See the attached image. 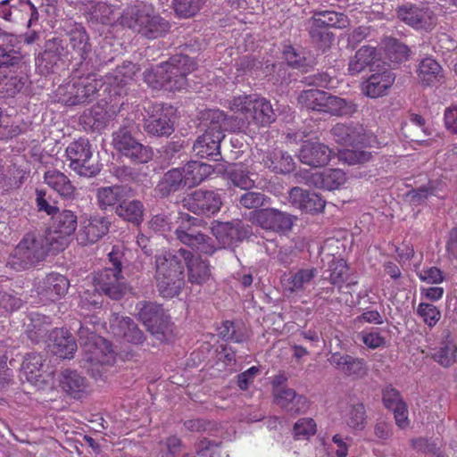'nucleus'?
<instances>
[{"mask_svg": "<svg viewBox=\"0 0 457 457\" xmlns=\"http://www.w3.org/2000/svg\"><path fill=\"white\" fill-rule=\"evenodd\" d=\"M50 351L56 356L66 359L71 358L77 349L76 342L70 332L63 328L54 329L49 337Z\"/></svg>", "mask_w": 457, "mask_h": 457, "instance_id": "obj_27", "label": "nucleus"}, {"mask_svg": "<svg viewBox=\"0 0 457 457\" xmlns=\"http://www.w3.org/2000/svg\"><path fill=\"white\" fill-rule=\"evenodd\" d=\"M138 319L148 331L160 341L168 340L173 332V324L162 305L155 303H139Z\"/></svg>", "mask_w": 457, "mask_h": 457, "instance_id": "obj_12", "label": "nucleus"}, {"mask_svg": "<svg viewBox=\"0 0 457 457\" xmlns=\"http://www.w3.org/2000/svg\"><path fill=\"white\" fill-rule=\"evenodd\" d=\"M329 270L331 283L340 287L345 281L348 270L346 262L343 259L333 260L329 264Z\"/></svg>", "mask_w": 457, "mask_h": 457, "instance_id": "obj_63", "label": "nucleus"}, {"mask_svg": "<svg viewBox=\"0 0 457 457\" xmlns=\"http://www.w3.org/2000/svg\"><path fill=\"white\" fill-rule=\"evenodd\" d=\"M36 204L39 212H45L48 215H54L59 209L54 201H52L50 195L44 189H36Z\"/></svg>", "mask_w": 457, "mask_h": 457, "instance_id": "obj_61", "label": "nucleus"}, {"mask_svg": "<svg viewBox=\"0 0 457 457\" xmlns=\"http://www.w3.org/2000/svg\"><path fill=\"white\" fill-rule=\"evenodd\" d=\"M330 132L333 138L343 145H363L366 143L365 129L359 123H337Z\"/></svg>", "mask_w": 457, "mask_h": 457, "instance_id": "obj_21", "label": "nucleus"}, {"mask_svg": "<svg viewBox=\"0 0 457 457\" xmlns=\"http://www.w3.org/2000/svg\"><path fill=\"white\" fill-rule=\"evenodd\" d=\"M27 5L35 10L29 0H3L0 2V17L7 21H12V10Z\"/></svg>", "mask_w": 457, "mask_h": 457, "instance_id": "obj_62", "label": "nucleus"}, {"mask_svg": "<svg viewBox=\"0 0 457 457\" xmlns=\"http://www.w3.org/2000/svg\"><path fill=\"white\" fill-rule=\"evenodd\" d=\"M227 104L230 111L244 115L243 118L228 116V120L231 121L232 125L234 122H244V126L237 129L238 131L248 128L251 123L258 127L270 126L276 120L278 113L286 112L287 110H289L287 105H283L282 109L279 107L274 109L268 99L257 95L234 96L227 101Z\"/></svg>", "mask_w": 457, "mask_h": 457, "instance_id": "obj_2", "label": "nucleus"}, {"mask_svg": "<svg viewBox=\"0 0 457 457\" xmlns=\"http://www.w3.org/2000/svg\"><path fill=\"white\" fill-rule=\"evenodd\" d=\"M328 94L319 89L303 90L298 96V103L307 110L324 112Z\"/></svg>", "mask_w": 457, "mask_h": 457, "instance_id": "obj_42", "label": "nucleus"}, {"mask_svg": "<svg viewBox=\"0 0 457 457\" xmlns=\"http://www.w3.org/2000/svg\"><path fill=\"white\" fill-rule=\"evenodd\" d=\"M139 71L137 64L131 62H124L121 65L118 66L112 72L108 73L106 76L105 89L108 86H115L116 87H122L133 79L136 73Z\"/></svg>", "mask_w": 457, "mask_h": 457, "instance_id": "obj_38", "label": "nucleus"}, {"mask_svg": "<svg viewBox=\"0 0 457 457\" xmlns=\"http://www.w3.org/2000/svg\"><path fill=\"white\" fill-rule=\"evenodd\" d=\"M185 179L179 168H173L163 174L154 191L157 196L166 198L185 187Z\"/></svg>", "mask_w": 457, "mask_h": 457, "instance_id": "obj_31", "label": "nucleus"}, {"mask_svg": "<svg viewBox=\"0 0 457 457\" xmlns=\"http://www.w3.org/2000/svg\"><path fill=\"white\" fill-rule=\"evenodd\" d=\"M187 146V144L185 140H171L162 147V156L169 163L175 164L177 161L186 156L185 149Z\"/></svg>", "mask_w": 457, "mask_h": 457, "instance_id": "obj_52", "label": "nucleus"}, {"mask_svg": "<svg viewBox=\"0 0 457 457\" xmlns=\"http://www.w3.org/2000/svg\"><path fill=\"white\" fill-rule=\"evenodd\" d=\"M88 329L83 326L79 328V340L85 354L86 361L88 362V370L92 376L100 378L106 367L112 366L115 362V354L110 343L96 333L91 332L87 337L86 334Z\"/></svg>", "mask_w": 457, "mask_h": 457, "instance_id": "obj_9", "label": "nucleus"}, {"mask_svg": "<svg viewBox=\"0 0 457 457\" xmlns=\"http://www.w3.org/2000/svg\"><path fill=\"white\" fill-rule=\"evenodd\" d=\"M329 361L346 376L361 377L366 373V364L362 359L339 353H332Z\"/></svg>", "mask_w": 457, "mask_h": 457, "instance_id": "obj_33", "label": "nucleus"}, {"mask_svg": "<svg viewBox=\"0 0 457 457\" xmlns=\"http://www.w3.org/2000/svg\"><path fill=\"white\" fill-rule=\"evenodd\" d=\"M69 285L64 276L53 272L39 282L37 292L50 301H55L67 293Z\"/></svg>", "mask_w": 457, "mask_h": 457, "instance_id": "obj_29", "label": "nucleus"}, {"mask_svg": "<svg viewBox=\"0 0 457 457\" xmlns=\"http://www.w3.org/2000/svg\"><path fill=\"white\" fill-rule=\"evenodd\" d=\"M310 13L319 17L320 21H323V24L328 29L330 28L345 29L350 24L348 17L343 12H337L332 10L313 9Z\"/></svg>", "mask_w": 457, "mask_h": 457, "instance_id": "obj_45", "label": "nucleus"}, {"mask_svg": "<svg viewBox=\"0 0 457 457\" xmlns=\"http://www.w3.org/2000/svg\"><path fill=\"white\" fill-rule=\"evenodd\" d=\"M61 386L65 392L78 399L86 395L89 391L87 379L74 370L62 372Z\"/></svg>", "mask_w": 457, "mask_h": 457, "instance_id": "obj_36", "label": "nucleus"}, {"mask_svg": "<svg viewBox=\"0 0 457 457\" xmlns=\"http://www.w3.org/2000/svg\"><path fill=\"white\" fill-rule=\"evenodd\" d=\"M44 358L38 353L28 354L22 362V371L29 382L38 381L41 377V369L43 367Z\"/></svg>", "mask_w": 457, "mask_h": 457, "instance_id": "obj_48", "label": "nucleus"}, {"mask_svg": "<svg viewBox=\"0 0 457 457\" xmlns=\"http://www.w3.org/2000/svg\"><path fill=\"white\" fill-rule=\"evenodd\" d=\"M181 171L185 179V185L192 187L204 180L213 171V168L204 162L190 161L186 163Z\"/></svg>", "mask_w": 457, "mask_h": 457, "instance_id": "obj_37", "label": "nucleus"}, {"mask_svg": "<svg viewBox=\"0 0 457 457\" xmlns=\"http://www.w3.org/2000/svg\"><path fill=\"white\" fill-rule=\"evenodd\" d=\"M410 48L397 39L391 38L386 46V54L388 60L394 64H400L408 60Z\"/></svg>", "mask_w": 457, "mask_h": 457, "instance_id": "obj_50", "label": "nucleus"}, {"mask_svg": "<svg viewBox=\"0 0 457 457\" xmlns=\"http://www.w3.org/2000/svg\"><path fill=\"white\" fill-rule=\"evenodd\" d=\"M67 44L74 56L79 59L78 68H81L84 62L93 63L92 59L88 57L92 50L89 37L84 27L79 25L72 29L69 33V43Z\"/></svg>", "mask_w": 457, "mask_h": 457, "instance_id": "obj_23", "label": "nucleus"}, {"mask_svg": "<svg viewBox=\"0 0 457 457\" xmlns=\"http://www.w3.org/2000/svg\"><path fill=\"white\" fill-rule=\"evenodd\" d=\"M209 125L204 133L199 136L193 145V151L201 158H206L212 161L222 159L220 153V143L225 137L224 131H237L244 122L232 125L228 120V115L220 110H210L207 112Z\"/></svg>", "mask_w": 457, "mask_h": 457, "instance_id": "obj_5", "label": "nucleus"}, {"mask_svg": "<svg viewBox=\"0 0 457 457\" xmlns=\"http://www.w3.org/2000/svg\"><path fill=\"white\" fill-rule=\"evenodd\" d=\"M28 81L26 75H2L0 73V96L13 97Z\"/></svg>", "mask_w": 457, "mask_h": 457, "instance_id": "obj_43", "label": "nucleus"}, {"mask_svg": "<svg viewBox=\"0 0 457 457\" xmlns=\"http://www.w3.org/2000/svg\"><path fill=\"white\" fill-rule=\"evenodd\" d=\"M345 423L354 430H362L366 425L365 409L358 403L349 407L344 414Z\"/></svg>", "mask_w": 457, "mask_h": 457, "instance_id": "obj_51", "label": "nucleus"}, {"mask_svg": "<svg viewBox=\"0 0 457 457\" xmlns=\"http://www.w3.org/2000/svg\"><path fill=\"white\" fill-rule=\"evenodd\" d=\"M289 202L306 212H322L326 202L317 193L295 187L289 191Z\"/></svg>", "mask_w": 457, "mask_h": 457, "instance_id": "obj_22", "label": "nucleus"}, {"mask_svg": "<svg viewBox=\"0 0 457 457\" xmlns=\"http://www.w3.org/2000/svg\"><path fill=\"white\" fill-rule=\"evenodd\" d=\"M248 220L262 228H292L298 218L278 209L265 208L250 212Z\"/></svg>", "mask_w": 457, "mask_h": 457, "instance_id": "obj_14", "label": "nucleus"}, {"mask_svg": "<svg viewBox=\"0 0 457 457\" xmlns=\"http://www.w3.org/2000/svg\"><path fill=\"white\" fill-rule=\"evenodd\" d=\"M62 62L58 59L55 54L51 53L46 47L43 53H40L36 59V65L38 68L40 73L48 74L55 72L59 67V63Z\"/></svg>", "mask_w": 457, "mask_h": 457, "instance_id": "obj_55", "label": "nucleus"}, {"mask_svg": "<svg viewBox=\"0 0 457 457\" xmlns=\"http://www.w3.org/2000/svg\"><path fill=\"white\" fill-rule=\"evenodd\" d=\"M262 162L271 171L280 174L290 173L295 167L293 157L287 152L278 148L263 152Z\"/></svg>", "mask_w": 457, "mask_h": 457, "instance_id": "obj_24", "label": "nucleus"}, {"mask_svg": "<svg viewBox=\"0 0 457 457\" xmlns=\"http://www.w3.org/2000/svg\"><path fill=\"white\" fill-rule=\"evenodd\" d=\"M417 74L420 81L428 87L440 83L444 79L442 66L431 57H426L420 61Z\"/></svg>", "mask_w": 457, "mask_h": 457, "instance_id": "obj_35", "label": "nucleus"}, {"mask_svg": "<svg viewBox=\"0 0 457 457\" xmlns=\"http://www.w3.org/2000/svg\"><path fill=\"white\" fill-rule=\"evenodd\" d=\"M316 430L317 425L314 420L311 418H303L295 422L294 426V436L298 440L308 439L316 433Z\"/></svg>", "mask_w": 457, "mask_h": 457, "instance_id": "obj_60", "label": "nucleus"}, {"mask_svg": "<svg viewBox=\"0 0 457 457\" xmlns=\"http://www.w3.org/2000/svg\"><path fill=\"white\" fill-rule=\"evenodd\" d=\"M395 78V72L386 63H383L382 66L372 71V74L362 83V91L370 98L386 96Z\"/></svg>", "mask_w": 457, "mask_h": 457, "instance_id": "obj_16", "label": "nucleus"}, {"mask_svg": "<svg viewBox=\"0 0 457 457\" xmlns=\"http://www.w3.org/2000/svg\"><path fill=\"white\" fill-rule=\"evenodd\" d=\"M177 255L184 260L187 267L188 281L191 284L204 285L211 278L209 263L198 256L193 255L189 251L180 249Z\"/></svg>", "mask_w": 457, "mask_h": 457, "instance_id": "obj_19", "label": "nucleus"}, {"mask_svg": "<svg viewBox=\"0 0 457 457\" xmlns=\"http://www.w3.org/2000/svg\"><path fill=\"white\" fill-rule=\"evenodd\" d=\"M380 54L378 49L371 46H362L358 49L348 63V72L350 75L354 76L366 68H370V71H375L374 67L379 68L380 65Z\"/></svg>", "mask_w": 457, "mask_h": 457, "instance_id": "obj_20", "label": "nucleus"}, {"mask_svg": "<svg viewBox=\"0 0 457 457\" xmlns=\"http://www.w3.org/2000/svg\"><path fill=\"white\" fill-rule=\"evenodd\" d=\"M44 181L62 197L74 198L76 188L64 173L57 170H47L44 174Z\"/></svg>", "mask_w": 457, "mask_h": 457, "instance_id": "obj_34", "label": "nucleus"}, {"mask_svg": "<svg viewBox=\"0 0 457 457\" xmlns=\"http://www.w3.org/2000/svg\"><path fill=\"white\" fill-rule=\"evenodd\" d=\"M18 45L19 41L12 34L5 35L0 42V69L16 68L22 63L24 55Z\"/></svg>", "mask_w": 457, "mask_h": 457, "instance_id": "obj_26", "label": "nucleus"}, {"mask_svg": "<svg viewBox=\"0 0 457 457\" xmlns=\"http://www.w3.org/2000/svg\"><path fill=\"white\" fill-rule=\"evenodd\" d=\"M137 129L138 126L133 120H125L120 129L112 134V144L117 151L131 162L147 163L153 159L154 151L152 147L144 145L133 137Z\"/></svg>", "mask_w": 457, "mask_h": 457, "instance_id": "obj_11", "label": "nucleus"}, {"mask_svg": "<svg viewBox=\"0 0 457 457\" xmlns=\"http://www.w3.org/2000/svg\"><path fill=\"white\" fill-rule=\"evenodd\" d=\"M416 312L423 322L430 328L436 326L441 318L440 311L435 305L428 303H420L417 307Z\"/></svg>", "mask_w": 457, "mask_h": 457, "instance_id": "obj_57", "label": "nucleus"}, {"mask_svg": "<svg viewBox=\"0 0 457 457\" xmlns=\"http://www.w3.org/2000/svg\"><path fill=\"white\" fill-rule=\"evenodd\" d=\"M109 258L113 268L104 269L95 277L96 292L93 293L92 296L87 291L80 295L82 309H89L90 306L99 308L101 303L99 301V292H102L112 299H120L125 294L127 285L121 275V262L119 252L113 248L109 253Z\"/></svg>", "mask_w": 457, "mask_h": 457, "instance_id": "obj_6", "label": "nucleus"}, {"mask_svg": "<svg viewBox=\"0 0 457 457\" xmlns=\"http://www.w3.org/2000/svg\"><path fill=\"white\" fill-rule=\"evenodd\" d=\"M115 212L122 220L138 227L143 221L144 205L138 200L122 201L117 206Z\"/></svg>", "mask_w": 457, "mask_h": 457, "instance_id": "obj_40", "label": "nucleus"}, {"mask_svg": "<svg viewBox=\"0 0 457 457\" xmlns=\"http://www.w3.org/2000/svg\"><path fill=\"white\" fill-rule=\"evenodd\" d=\"M185 46L179 53L173 54L168 62L144 72L145 80L154 88H164L169 91H179L187 84V76L192 72L196 63L194 57L184 53Z\"/></svg>", "mask_w": 457, "mask_h": 457, "instance_id": "obj_3", "label": "nucleus"}, {"mask_svg": "<svg viewBox=\"0 0 457 457\" xmlns=\"http://www.w3.org/2000/svg\"><path fill=\"white\" fill-rule=\"evenodd\" d=\"M205 0H174V9L178 15L185 18L196 14Z\"/></svg>", "mask_w": 457, "mask_h": 457, "instance_id": "obj_58", "label": "nucleus"}, {"mask_svg": "<svg viewBox=\"0 0 457 457\" xmlns=\"http://www.w3.org/2000/svg\"><path fill=\"white\" fill-rule=\"evenodd\" d=\"M331 154V149L325 144L306 140L301 145L298 158L302 163L318 168L328 164Z\"/></svg>", "mask_w": 457, "mask_h": 457, "instance_id": "obj_18", "label": "nucleus"}, {"mask_svg": "<svg viewBox=\"0 0 457 457\" xmlns=\"http://www.w3.org/2000/svg\"><path fill=\"white\" fill-rule=\"evenodd\" d=\"M434 187L428 186H421L418 188L411 189L405 194V199L411 205L418 206L425 203L430 195H433Z\"/></svg>", "mask_w": 457, "mask_h": 457, "instance_id": "obj_64", "label": "nucleus"}, {"mask_svg": "<svg viewBox=\"0 0 457 457\" xmlns=\"http://www.w3.org/2000/svg\"><path fill=\"white\" fill-rule=\"evenodd\" d=\"M45 47L55 54V56L62 62H64L65 60H77V57L74 56L73 53L71 52V49L68 48L66 41L62 38L54 37L46 40Z\"/></svg>", "mask_w": 457, "mask_h": 457, "instance_id": "obj_53", "label": "nucleus"}, {"mask_svg": "<svg viewBox=\"0 0 457 457\" xmlns=\"http://www.w3.org/2000/svg\"><path fill=\"white\" fill-rule=\"evenodd\" d=\"M175 232L179 241L200 253L212 254L217 249L214 240L199 230H175Z\"/></svg>", "mask_w": 457, "mask_h": 457, "instance_id": "obj_30", "label": "nucleus"}, {"mask_svg": "<svg viewBox=\"0 0 457 457\" xmlns=\"http://www.w3.org/2000/svg\"><path fill=\"white\" fill-rule=\"evenodd\" d=\"M156 285L162 297L178 295L184 286L183 264L171 252H162L156 256Z\"/></svg>", "mask_w": 457, "mask_h": 457, "instance_id": "obj_8", "label": "nucleus"}, {"mask_svg": "<svg viewBox=\"0 0 457 457\" xmlns=\"http://www.w3.org/2000/svg\"><path fill=\"white\" fill-rule=\"evenodd\" d=\"M356 112V104L344 98L328 94L324 112L334 116H348Z\"/></svg>", "mask_w": 457, "mask_h": 457, "instance_id": "obj_44", "label": "nucleus"}, {"mask_svg": "<svg viewBox=\"0 0 457 457\" xmlns=\"http://www.w3.org/2000/svg\"><path fill=\"white\" fill-rule=\"evenodd\" d=\"M185 206L195 213L213 214L222 204L218 193L197 189L185 198Z\"/></svg>", "mask_w": 457, "mask_h": 457, "instance_id": "obj_17", "label": "nucleus"}, {"mask_svg": "<svg viewBox=\"0 0 457 457\" xmlns=\"http://www.w3.org/2000/svg\"><path fill=\"white\" fill-rule=\"evenodd\" d=\"M87 13L92 22L107 24L112 21L114 7L104 2H91L87 7Z\"/></svg>", "mask_w": 457, "mask_h": 457, "instance_id": "obj_47", "label": "nucleus"}, {"mask_svg": "<svg viewBox=\"0 0 457 457\" xmlns=\"http://www.w3.org/2000/svg\"><path fill=\"white\" fill-rule=\"evenodd\" d=\"M323 23L319 17L312 14L304 22L312 43L320 48L328 47L335 38V35Z\"/></svg>", "mask_w": 457, "mask_h": 457, "instance_id": "obj_32", "label": "nucleus"}, {"mask_svg": "<svg viewBox=\"0 0 457 457\" xmlns=\"http://www.w3.org/2000/svg\"><path fill=\"white\" fill-rule=\"evenodd\" d=\"M97 201L101 209L114 206L123 197V188L120 186L100 187L97 190Z\"/></svg>", "mask_w": 457, "mask_h": 457, "instance_id": "obj_49", "label": "nucleus"}, {"mask_svg": "<svg viewBox=\"0 0 457 457\" xmlns=\"http://www.w3.org/2000/svg\"><path fill=\"white\" fill-rule=\"evenodd\" d=\"M284 56L288 65L292 68L301 69L303 71H307V59L302 50L287 46L284 49Z\"/></svg>", "mask_w": 457, "mask_h": 457, "instance_id": "obj_59", "label": "nucleus"}, {"mask_svg": "<svg viewBox=\"0 0 457 457\" xmlns=\"http://www.w3.org/2000/svg\"><path fill=\"white\" fill-rule=\"evenodd\" d=\"M315 274V269L299 270L294 274L284 275L281 284L286 290L298 292L303 290L311 283Z\"/></svg>", "mask_w": 457, "mask_h": 457, "instance_id": "obj_39", "label": "nucleus"}, {"mask_svg": "<svg viewBox=\"0 0 457 457\" xmlns=\"http://www.w3.org/2000/svg\"><path fill=\"white\" fill-rule=\"evenodd\" d=\"M66 155L70 168L81 177L92 178L101 170V164L93 157L88 139L79 138L71 143L66 148Z\"/></svg>", "mask_w": 457, "mask_h": 457, "instance_id": "obj_13", "label": "nucleus"}, {"mask_svg": "<svg viewBox=\"0 0 457 457\" xmlns=\"http://www.w3.org/2000/svg\"><path fill=\"white\" fill-rule=\"evenodd\" d=\"M120 23L148 39L162 37L170 29L168 21L144 3L129 5L120 17Z\"/></svg>", "mask_w": 457, "mask_h": 457, "instance_id": "obj_7", "label": "nucleus"}, {"mask_svg": "<svg viewBox=\"0 0 457 457\" xmlns=\"http://www.w3.org/2000/svg\"><path fill=\"white\" fill-rule=\"evenodd\" d=\"M346 181V175L341 169H329L312 174L307 184L328 191L339 188Z\"/></svg>", "mask_w": 457, "mask_h": 457, "instance_id": "obj_28", "label": "nucleus"}, {"mask_svg": "<svg viewBox=\"0 0 457 457\" xmlns=\"http://www.w3.org/2000/svg\"><path fill=\"white\" fill-rule=\"evenodd\" d=\"M269 199L264 194L260 192L245 190L238 199L239 204L246 209L260 210L262 206L265 205Z\"/></svg>", "mask_w": 457, "mask_h": 457, "instance_id": "obj_56", "label": "nucleus"}, {"mask_svg": "<svg viewBox=\"0 0 457 457\" xmlns=\"http://www.w3.org/2000/svg\"><path fill=\"white\" fill-rule=\"evenodd\" d=\"M108 121L107 112L101 107L87 110L79 118V122L85 130L100 131L105 128Z\"/></svg>", "mask_w": 457, "mask_h": 457, "instance_id": "obj_41", "label": "nucleus"}, {"mask_svg": "<svg viewBox=\"0 0 457 457\" xmlns=\"http://www.w3.org/2000/svg\"><path fill=\"white\" fill-rule=\"evenodd\" d=\"M432 359L439 365L447 368L457 361V345L452 341H445L434 350Z\"/></svg>", "mask_w": 457, "mask_h": 457, "instance_id": "obj_46", "label": "nucleus"}, {"mask_svg": "<svg viewBox=\"0 0 457 457\" xmlns=\"http://www.w3.org/2000/svg\"><path fill=\"white\" fill-rule=\"evenodd\" d=\"M96 70L94 63L84 62L81 68L74 71L71 80L58 87L59 102L72 106L94 101L105 87L103 79L97 78Z\"/></svg>", "mask_w": 457, "mask_h": 457, "instance_id": "obj_4", "label": "nucleus"}, {"mask_svg": "<svg viewBox=\"0 0 457 457\" xmlns=\"http://www.w3.org/2000/svg\"><path fill=\"white\" fill-rule=\"evenodd\" d=\"M70 241L71 234L64 230H32L16 245L7 263L16 270L29 269L63 251Z\"/></svg>", "mask_w": 457, "mask_h": 457, "instance_id": "obj_1", "label": "nucleus"}, {"mask_svg": "<svg viewBox=\"0 0 457 457\" xmlns=\"http://www.w3.org/2000/svg\"><path fill=\"white\" fill-rule=\"evenodd\" d=\"M110 328L115 337H122L131 344H141L145 339L143 332L129 317L113 315Z\"/></svg>", "mask_w": 457, "mask_h": 457, "instance_id": "obj_25", "label": "nucleus"}, {"mask_svg": "<svg viewBox=\"0 0 457 457\" xmlns=\"http://www.w3.org/2000/svg\"><path fill=\"white\" fill-rule=\"evenodd\" d=\"M228 176L231 183L243 189L250 190L254 187L255 180L251 178L249 171L239 167H235L228 171Z\"/></svg>", "mask_w": 457, "mask_h": 457, "instance_id": "obj_54", "label": "nucleus"}, {"mask_svg": "<svg viewBox=\"0 0 457 457\" xmlns=\"http://www.w3.org/2000/svg\"><path fill=\"white\" fill-rule=\"evenodd\" d=\"M173 107L167 104L146 100L142 104V126L150 137H169L175 130Z\"/></svg>", "mask_w": 457, "mask_h": 457, "instance_id": "obj_10", "label": "nucleus"}, {"mask_svg": "<svg viewBox=\"0 0 457 457\" xmlns=\"http://www.w3.org/2000/svg\"><path fill=\"white\" fill-rule=\"evenodd\" d=\"M397 18L416 29H428L433 26L432 12L425 6L407 3L395 9Z\"/></svg>", "mask_w": 457, "mask_h": 457, "instance_id": "obj_15", "label": "nucleus"}]
</instances>
